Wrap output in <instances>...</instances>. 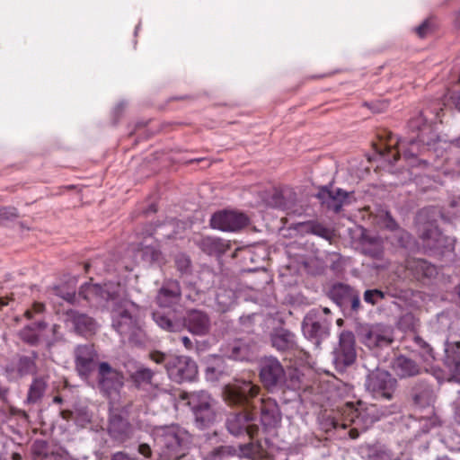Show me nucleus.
I'll list each match as a JSON object with an SVG mask.
<instances>
[{
	"label": "nucleus",
	"mask_w": 460,
	"mask_h": 460,
	"mask_svg": "<svg viewBox=\"0 0 460 460\" xmlns=\"http://www.w3.org/2000/svg\"><path fill=\"white\" fill-rule=\"evenodd\" d=\"M254 316H255V314H252V315H248V316H243V317L240 318V321L242 323H244L246 321L250 322Z\"/></svg>",
	"instance_id": "0e129e2a"
},
{
	"label": "nucleus",
	"mask_w": 460,
	"mask_h": 460,
	"mask_svg": "<svg viewBox=\"0 0 460 460\" xmlns=\"http://www.w3.org/2000/svg\"><path fill=\"white\" fill-rule=\"evenodd\" d=\"M129 379L134 385L146 393L150 399H155L170 394V389L154 382L155 372L143 365H137L134 371L128 370Z\"/></svg>",
	"instance_id": "9d476101"
},
{
	"label": "nucleus",
	"mask_w": 460,
	"mask_h": 460,
	"mask_svg": "<svg viewBox=\"0 0 460 460\" xmlns=\"http://www.w3.org/2000/svg\"><path fill=\"white\" fill-rule=\"evenodd\" d=\"M393 341V328L384 324L372 325L364 336V343L371 349L387 348Z\"/></svg>",
	"instance_id": "a211bd4d"
},
{
	"label": "nucleus",
	"mask_w": 460,
	"mask_h": 460,
	"mask_svg": "<svg viewBox=\"0 0 460 460\" xmlns=\"http://www.w3.org/2000/svg\"><path fill=\"white\" fill-rule=\"evenodd\" d=\"M181 341L183 344V346L187 349H190L192 348V342L190 340L189 337L187 336H182L181 338Z\"/></svg>",
	"instance_id": "680f3d73"
},
{
	"label": "nucleus",
	"mask_w": 460,
	"mask_h": 460,
	"mask_svg": "<svg viewBox=\"0 0 460 460\" xmlns=\"http://www.w3.org/2000/svg\"><path fill=\"white\" fill-rule=\"evenodd\" d=\"M373 248H364V251L367 254H369L372 257L378 258L381 256L383 250L381 243L378 239H375L374 242L371 243Z\"/></svg>",
	"instance_id": "de8ad7c7"
},
{
	"label": "nucleus",
	"mask_w": 460,
	"mask_h": 460,
	"mask_svg": "<svg viewBox=\"0 0 460 460\" xmlns=\"http://www.w3.org/2000/svg\"><path fill=\"white\" fill-rule=\"evenodd\" d=\"M199 246L208 254L216 255L224 253L227 248L224 240L212 236L203 237L199 242Z\"/></svg>",
	"instance_id": "2f4dec72"
},
{
	"label": "nucleus",
	"mask_w": 460,
	"mask_h": 460,
	"mask_svg": "<svg viewBox=\"0 0 460 460\" xmlns=\"http://www.w3.org/2000/svg\"><path fill=\"white\" fill-rule=\"evenodd\" d=\"M261 409V423L264 429L276 428L281 421V413L277 402L270 397L258 400Z\"/></svg>",
	"instance_id": "6ab92c4d"
},
{
	"label": "nucleus",
	"mask_w": 460,
	"mask_h": 460,
	"mask_svg": "<svg viewBox=\"0 0 460 460\" xmlns=\"http://www.w3.org/2000/svg\"><path fill=\"white\" fill-rule=\"evenodd\" d=\"M323 203H325L327 208L338 213L341 209L342 206L347 204V199L349 197V193L337 189L335 191L330 190L328 188H323L318 194Z\"/></svg>",
	"instance_id": "b1692460"
},
{
	"label": "nucleus",
	"mask_w": 460,
	"mask_h": 460,
	"mask_svg": "<svg viewBox=\"0 0 460 460\" xmlns=\"http://www.w3.org/2000/svg\"><path fill=\"white\" fill-rule=\"evenodd\" d=\"M428 30H429V22H422L420 26H418L415 29L416 32L418 33V35L420 38L425 37V35L427 34Z\"/></svg>",
	"instance_id": "864d4df0"
},
{
	"label": "nucleus",
	"mask_w": 460,
	"mask_h": 460,
	"mask_svg": "<svg viewBox=\"0 0 460 460\" xmlns=\"http://www.w3.org/2000/svg\"><path fill=\"white\" fill-rule=\"evenodd\" d=\"M272 205L277 208H283V198L280 193L276 192L272 197Z\"/></svg>",
	"instance_id": "4d7b16f0"
},
{
	"label": "nucleus",
	"mask_w": 460,
	"mask_h": 460,
	"mask_svg": "<svg viewBox=\"0 0 460 460\" xmlns=\"http://www.w3.org/2000/svg\"><path fill=\"white\" fill-rule=\"evenodd\" d=\"M405 141L402 139H394V137H389V143L385 146L376 147V152L385 157L390 164H394L398 160L401 153H403L405 157H412L416 155L414 146L417 145L415 140L410 141V148H405Z\"/></svg>",
	"instance_id": "f3484780"
},
{
	"label": "nucleus",
	"mask_w": 460,
	"mask_h": 460,
	"mask_svg": "<svg viewBox=\"0 0 460 460\" xmlns=\"http://www.w3.org/2000/svg\"><path fill=\"white\" fill-rule=\"evenodd\" d=\"M452 100H453V102L456 106V108L460 111V91L457 92V93H455L453 95H452Z\"/></svg>",
	"instance_id": "bf43d9fd"
},
{
	"label": "nucleus",
	"mask_w": 460,
	"mask_h": 460,
	"mask_svg": "<svg viewBox=\"0 0 460 460\" xmlns=\"http://www.w3.org/2000/svg\"><path fill=\"white\" fill-rule=\"evenodd\" d=\"M224 368L220 366H208L205 371V376L208 381H216L223 374Z\"/></svg>",
	"instance_id": "37998d69"
},
{
	"label": "nucleus",
	"mask_w": 460,
	"mask_h": 460,
	"mask_svg": "<svg viewBox=\"0 0 460 460\" xmlns=\"http://www.w3.org/2000/svg\"><path fill=\"white\" fill-rule=\"evenodd\" d=\"M9 390L7 387L2 385L0 384V399L4 402L7 401V395H8Z\"/></svg>",
	"instance_id": "13d9d810"
},
{
	"label": "nucleus",
	"mask_w": 460,
	"mask_h": 460,
	"mask_svg": "<svg viewBox=\"0 0 460 460\" xmlns=\"http://www.w3.org/2000/svg\"><path fill=\"white\" fill-rule=\"evenodd\" d=\"M111 305V325L121 340L136 345L144 344L146 339L141 323L140 307L120 296Z\"/></svg>",
	"instance_id": "f257e3e1"
},
{
	"label": "nucleus",
	"mask_w": 460,
	"mask_h": 460,
	"mask_svg": "<svg viewBox=\"0 0 460 460\" xmlns=\"http://www.w3.org/2000/svg\"><path fill=\"white\" fill-rule=\"evenodd\" d=\"M260 387L251 381L239 380L225 386L223 397L226 402L232 406L255 409V397L259 394Z\"/></svg>",
	"instance_id": "6e6552de"
},
{
	"label": "nucleus",
	"mask_w": 460,
	"mask_h": 460,
	"mask_svg": "<svg viewBox=\"0 0 460 460\" xmlns=\"http://www.w3.org/2000/svg\"><path fill=\"white\" fill-rule=\"evenodd\" d=\"M153 319L160 328L171 332L180 331L182 326L180 321L174 319V314L172 311L168 313L162 310L155 311L153 313Z\"/></svg>",
	"instance_id": "c756f323"
},
{
	"label": "nucleus",
	"mask_w": 460,
	"mask_h": 460,
	"mask_svg": "<svg viewBox=\"0 0 460 460\" xmlns=\"http://www.w3.org/2000/svg\"><path fill=\"white\" fill-rule=\"evenodd\" d=\"M152 435L159 460H179L187 454L189 434L179 426L155 427Z\"/></svg>",
	"instance_id": "7ed1b4c3"
},
{
	"label": "nucleus",
	"mask_w": 460,
	"mask_h": 460,
	"mask_svg": "<svg viewBox=\"0 0 460 460\" xmlns=\"http://www.w3.org/2000/svg\"><path fill=\"white\" fill-rule=\"evenodd\" d=\"M397 234L398 241L402 247L408 248L411 244V235L402 229H399Z\"/></svg>",
	"instance_id": "8fccbe9b"
},
{
	"label": "nucleus",
	"mask_w": 460,
	"mask_h": 460,
	"mask_svg": "<svg viewBox=\"0 0 460 460\" xmlns=\"http://www.w3.org/2000/svg\"><path fill=\"white\" fill-rule=\"evenodd\" d=\"M227 448L225 447H218L208 453L204 460H223L226 456Z\"/></svg>",
	"instance_id": "a18cd8bd"
},
{
	"label": "nucleus",
	"mask_w": 460,
	"mask_h": 460,
	"mask_svg": "<svg viewBox=\"0 0 460 460\" xmlns=\"http://www.w3.org/2000/svg\"><path fill=\"white\" fill-rule=\"evenodd\" d=\"M8 305L7 301L4 298H0V308H2L3 306Z\"/></svg>",
	"instance_id": "774afa93"
},
{
	"label": "nucleus",
	"mask_w": 460,
	"mask_h": 460,
	"mask_svg": "<svg viewBox=\"0 0 460 460\" xmlns=\"http://www.w3.org/2000/svg\"><path fill=\"white\" fill-rule=\"evenodd\" d=\"M149 358L156 364H164L168 377L175 383L191 382L198 376V366L188 356L167 355L160 351H153Z\"/></svg>",
	"instance_id": "39448f33"
},
{
	"label": "nucleus",
	"mask_w": 460,
	"mask_h": 460,
	"mask_svg": "<svg viewBox=\"0 0 460 460\" xmlns=\"http://www.w3.org/2000/svg\"><path fill=\"white\" fill-rule=\"evenodd\" d=\"M385 293L379 289H369L366 290L364 293V300L365 302L370 305H376L379 301L384 299Z\"/></svg>",
	"instance_id": "79ce46f5"
},
{
	"label": "nucleus",
	"mask_w": 460,
	"mask_h": 460,
	"mask_svg": "<svg viewBox=\"0 0 460 460\" xmlns=\"http://www.w3.org/2000/svg\"><path fill=\"white\" fill-rule=\"evenodd\" d=\"M46 323L44 322H38L33 325H28L20 332L21 339L31 344L36 345L41 337V332L45 329Z\"/></svg>",
	"instance_id": "7c9ffc66"
},
{
	"label": "nucleus",
	"mask_w": 460,
	"mask_h": 460,
	"mask_svg": "<svg viewBox=\"0 0 460 460\" xmlns=\"http://www.w3.org/2000/svg\"><path fill=\"white\" fill-rule=\"evenodd\" d=\"M35 370L34 360L29 357H21L17 363V376H22Z\"/></svg>",
	"instance_id": "58836bf2"
},
{
	"label": "nucleus",
	"mask_w": 460,
	"mask_h": 460,
	"mask_svg": "<svg viewBox=\"0 0 460 460\" xmlns=\"http://www.w3.org/2000/svg\"><path fill=\"white\" fill-rule=\"evenodd\" d=\"M183 399L188 401L194 416L196 424L204 429L211 425L216 420V401L206 391H196L186 394Z\"/></svg>",
	"instance_id": "0eeeda50"
},
{
	"label": "nucleus",
	"mask_w": 460,
	"mask_h": 460,
	"mask_svg": "<svg viewBox=\"0 0 460 460\" xmlns=\"http://www.w3.org/2000/svg\"><path fill=\"white\" fill-rule=\"evenodd\" d=\"M226 425L229 433L234 437L247 435L253 438L259 432V426L255 423L253 413L250 411L229 414Z\"/></svg>",
	"instance_id": "ddd939ff"
},
{
	"label": "nucleus",
	"mask_w": 460,
	"mask_h": 460,
	"mask_svg": "<svg viewBox=\"0 0 460 460\" xmlns=\"http://www.w3.org/2000/svg\"><path fill=\"white\" fill-rule=\"evenodd\" d=\"M331 324V318L323 315L319 310L312 309L303 320L302 331L306 339L319 345L321 341L329 335Z\"/></svg>",
	"instance_id": "f8f14e48"
},
{
	"label": "nucleus",
	"mask_w": 460,
	"mask_h": 460,
	"mask_svg": "<svg viewBox=\"0 0 460 460\" xmlns=\"http://www.w3.org/2000/svg\"><path fill=\"white\" fill-rule=\"evenodd\" d=\"M360 306V300H359V297L358 296H353L351 298V308L354 310V311H358V308Z\"/></svg>",
	"instance_id": "052dcab7"
},
{
	"label": "nucleus",
	"mask_w": 460,
	"mask_h": 460,
	"mask_svg": "<svg viewBox=\"0 0 460 460\" xmlns=\"http://www.w3.org/2000/svg\"><path fill=\"white\" fill-rule=\"evenodd\" d=\"M184 324L194 335H207L211 327L210 318L207 313L201 310H190L184 318Z\"/></svg>",
	"instance_id": "412c9836"
},
{
	"label": "nucleus",
	"mask_w": 460,
	"mask_h": 460,
	"mask_svg": "<svg viewBox=\"0 0 460 460\" xmlns=\"http://www.w3.org/2000/svg\"><path fill=\"white\" fill-rule=\"evenodd\" d=\"M44 311V305L41 303H34L31 309H27L24 313V315L28 319H31L34 314H40Z\"/></svg>",
	"instance_id": "603ef678"
},
{
	"label": "nucleus",
	"mask_w": 460,
	"mask_h": 460,
	"mask_svg": "<svg viewBox=\"0 0 460 460\" xmlns=\"http://www.w3.org/2000/svg\"><path fill=\"white\" fill-rule=\"evenodd\" d=\"M445 364L455 375L460 376V341L445 344Z\"/></svg>",
	"instance_id": "c85d7f7f"
},
{
	"label": "nucleus",
	"mask_w": 460,
	"mask_h": 460,
	"mask_svg": "<svg viewBox=\"0 0 460 460\" xmlns=\"http://www.w3.org/2000/svg\"><path fill=\"white\" fill-rule=\"evenodd\" d=\"M365 385L374 398L391 400L396 388V379L388 371L376 368L367 375Z\"/></svg>",
	"instance_id": "9b49d317"
},
{
	"label": "nucleus",
	"mask_w": 460,
	"mask_h": 460,
	"mask_svg": "<svg viewBox=\"0 0 460 460\" xmlns=\"http://www.w3.org/2000/svg\"><path fill=\"white\" fill-rule=\"evenodd\" d=\"M181 291L176 280H167L164 283L156 296V303L161 308H171L181 298Z\"/></svg>",
	"instance_id": "4be33fe9"
},
{
	"label": "nucleus",
	"mask_w": 460,
	"mask_h": 460,
	"mask_svg": "<svg viewBox=\"0 0 460 460\" xmlns=\"http://www.w3.org/2000/svg\"><path fill=\"white\" fill-rule=\"evenodd\" d=\"M405 268L418 280L430 279L438 274L437 267L422 259H407Z\"/></svg>",
	"instance_id": "5701e85b"
},
{
	"label": "nucleus",
	"mask_w": 460,
	"mask_h": 460,
	"mask_svg": "<svg viewBox=\"0 0 460 460\" xmlns=\"http://www.w3.org/2000/svg\"><path fill=\"white\" fill-rule=\"evenodd\" d=\"M221 351L225 357L243 361L249 359L252 353V348L242 340H234L225 344L222 347Z\"/></svg>",
	"instance_id": "393cba45"
},
{
	"label": "nucleus",
	"mask_w": 460,
	"mask_h": 460,
	"mask_svg": "<svg viewBox=\"0 0 460 460\" xmlns=\"http://www.w3.org/2000/svg\"><path fill=\"white\" fill-rule=\"evenodd\" d=\"M413 341L415 344L420 349V356L426 362H430L435 360V354L433 349L420 336H414Z\"/></svg>",
	"instance_id": "4c0bfd02"
},
{
	"label": "nucleus",
	"mask_w": 460,
	"mask_h": 460,
	"mask_svg": "<svg viewBox=\"0 0 460 460\" xmlns=\"http://www.w3.org/2000/svg\"><path fill=\"white\" fill-rule=\"evenodd\" d=\"M260 378L269 391L278 389L296 390L300 387L299 377L295 373H287L279 359L267 357L260 362Z\"/></svg>",
	"instance_id": "20e7f679"
},
{
	"label": "nucleus",
	"mask_w": 460,
	"mask_h": 460,
	"mask_svg": "<svg viewBox=\"0 0 460 460\" xmlns=\"http://www.w3.org/2000/svg\"><path fill=\"white\" fill-rule=\"evenodd\" d=\"M247 223L248 218L244 214L231 210L217 212L210 219L213 228L226 232L237 231L245 226Z\"/></svg>",
	"instance_id": "dca6fc26"
},
{
	"label": "nucleus",
	"mask_w": 460,
	"mask_h": 460,
	"mask_svg": "<svg viewBox=\"0 0 460 460\" xmlns=\"http://www.w3.org/2000/svg\"><path fill=\"white\" fill-rule=\"evenodd\" d=\"M312 232L314 234H317L319 236H322L325 239H330L331 236H332V233L330 232V230L326 227H324L323 226L320 225V224H314L312 226Z\"/></svg>",
	"instance_id": "09e8293b"
},
{
	"label": "nucleus",
	"mask_w": 460,
	"mask_h": 460,
	"mask_svg": "<svg viewBox=\"0 0 460 460\" xmlns=\"http://www.w3.org/2000/svg\"><path fill=\"white\" fill-rule=\"evenodd\" d=\"M270 340L272 346L280 351L292 349L296 345L295 335L286 329L275 330Z\"/></svg>",
	"instance_id": "cd10ccee"
},
{
	"label": "nucleus",
	"mask_w": 460,
	"mask_h": 460,
	"mask_svg": "<svg viewBox=\"0 0 460 460\" xmlns=\"http://www.w3.org/2000/svg\"><path fill=\"white\" fill-rule=\"evenodd\" d=\"M52 447L50 448L48 444L43 440H37L32 445V453L35 460H46L49 456Z\"/></svg>",
	"instance_id": "ea45409f"
},
{
	"label": "nucleus",
	"mask_w": 460,
	"mask_h": 460,
	"mask_svg": "<svg viewBox=\"0 0 460 460\" xmlns=\"http://www.w3.org/2000/svg\"><path fill=\"white\" fill-rule=\"evenodd\" d=\"M413 400L416 405L420 408L430 407L434 402V394L432 388L424 385L420 391L415 390Z\"/></svg>",
	"instance_id": "72a5a7b5"
},
{
	"label": "nucleus",
	"mask_w": 460,
	"mask_h": 460,
	"mask_svg": "<svg viewBox=\"0 0 460 460\" xmlns=\"http://www.w3.org/2000/svg\"><path fill=\"white\" fill-rule=\"evenodd\" d=\"M75 367L81 376L88 377L94 367L96 352L93 345H79L75 349Z\"/></svg>",
	"instance_id": "aec40b11"
},
{
	"label": "nucleus",
	"mask_w": 460,
	"mask_h": 460,
	"mask_svg": "<svg viewBox=\"0 0 460 460\" xmlns=\"http://www.w3.org/2000/svg\"><path fill=\"white\" fill-rule=\"evenodd\" d=\"M175 266L181 275L188 274L191 270L190 258L184 253H179L175 256Z\"/></svg>",
	"instance_id": "a19ab883"
},
{
	"label": "nucleus",
	"mask_w": 460,
	"mask_h": 460,
	"mask_svg": "<svg viewBox=\"0 0 460 460\" xmlns=\"http://www.w3.org/2000/svg\"><path fill=\"white\" fill-rule=\"evenodd\" d=\"M217 310L228 311L234 304V293L232 290L220 289L216 296Z\"/></svg>",
	"instance_id": "c9c22d12"
},
{
	"label": "nucleus",
	"mask_w": 460,
	"mask_h": 460,
	"mask_svg": "<svg viewBox=\"0 0 460 460\" xmlns=\"http://www.w3.org/2000/svg\"><path fill=\"white\" fill-rule=\"evenodd\" d=\"M47 382L43 377H36L30 385L26 402L28 403L38 402L45 394Z\"/></svg>",
	"instance_id": "473e14b6"
},
{
	"label": "nucleus",
	"mask_w": 460,
	"mask_h": 460,
	"mask_svg": "<svg viewBox=\"0 0 460 460\" xmlns=\"http://www.w3.org/2000/svg\"><path fill=\"white\" fill-rule=\"evenodd\" d=\"M74 324L77 332L84 334L93 332L96 329L95 321L85 314H75Z\"/></svg>",
	"instance_id": "f704fd0d"
},
{
	"label": "nucleus",
	"mask_w": 460,
	"mask_h": 460,
	"mask_svg": "<svg viewBox=\"0 0 460 460\" xmlns=\"http://www.w3.org/2000/svg\"><path fill=\"white\" fill-rule=\"evenodd\" d=\"M18 217V212L15 208H0V223L5 220H13Z\"/></svg>",
	"instance_id": "c03bdc74"
},
{
	"label": "nucleus",
	"mask_w": 460,
	"mask_h": 460,
	"mask_svg": "<svg viewBox=\"0 0 460 460\" xmlns=\"http://www.w3.org/2000/svg\"><path fill=\"white\" fill-rule=\"evenodd\" d=\"M111 460H137L134 457L129 456L128 454L124 452H117L113 454Z\"/></svg>",
	"instance_id": "5fc2aeb1"
},
{
	"label": "nucleus",
	"mask_w": 460,
	"mask_h": 460,
	"mask_svg": "<svg viewBox=\"0 0 460 460\" xmlns=\"http://www.w3.org/2000/svg\"><path fill=\"white\" fill-rule=\"evenodd\" d=\"M357 358L355 336L351 332H342L339 345L333 351V361L336 367L343 370L352 365Z\"/></svg>",
	"instance_id": "2eb2a0df"
},
{
	"label": "nucleus",
	"mask_w": 460,
	"mask_h": 460,
	"mask_svg": "<svg viewBox=\"0 0 460 460\" xmlns=\"http://www.w3.org/2000/svg\"><path fill=\"white\" fill-rule=\"evenodd\" d=\"M53 294L70 304L86 301L91 306H109L121 296L122 287L119 283L107 282L103 285L85 283L81 286L78 295L74 287L57 286L52 288Z\"/></svg>",
	"instance_id": "f03ea898"
},
{
	"label": "nucleus",
	"mask_w": 460,
	"mask_h": 460,
	"mask_svg": "<svg viewBox=\"0 0 460 460\" xmlns=\"http://www.w3.org/2000/svg\"><path fill=\"white\" fill-rule=\"evenodd\" d=\"M138 452L146 457H149L151 456V448L149 445L145 443L139 445Z\"/></svg>",
	"instance_id": "6e6d98bb"
},
{
	"label": "nucleus",
	"mask_w": 460,
	"mask_h": 460,
	"mask_svg": "<svg viewBox=\"0 0 460 460\" xmlns=\"http://www.w3.org/2000/svg\"><path fill=\"white\" fill-rule=\"evenodd\" d=\"M102 262V261L100 259H96L94 261H93L92 262H88L84 265V268H85V270L88 271L89 268L90 267H95L97 268L98 265Z\"/></svg>",
	"instance_id": "e2e57ef3"
},
{
	"label": "nucleus",
	"mask_w": 460,
	"mask_h": 460,
	"mask_svg": "<svg viewBox=\"0 0 460 460\" xmlns=\"http://www.w3.org/2000/svg\"><path fill=\"white\" fill-rule=\"evenodd\" d=\"M369 460H398L391 452L386 450H378L369 456Z\"/></svg>",
	"instance_id": "49530a36"
},
{
	"label": "nucleus",
	"mask_w": 460,
	"mask_h": 460,
	"mask_svg": "<svg viewBox=\"0 0 460 460\" xmlns=\"http://www.w3.org/2000/svg\"><path fill=\"white\" fill-rule=\"evenodd\" d=\"M393 369L402 378L414 376L420 373V367L414 360L402 355L394 360Z\"/></svg>",
	"instance_id": "a878e982"
},
{
	"label": "nucleus",
	"mask_w": 460,
	"mask_h": 460,
	"mask_svg": "<svg viewBox=\"0 0 460 460\" xmlns=\"http://www.w3.org/2000/svg\"><path fill=\"white\" fill-rule=\"evenodd\" d=\"M384 226L391 231H395L396 233L400 229L395 220L391 217V215L386 212L384 217Z\"/></svg>",
	"instance_id": "3c124183"
},
{
	"label": "nucleus",
	"mask_w": 460,
	"mask_h": 460,
	"mask_svg": "<svg viewBox=\"0 0 460 460\" xmlns=\"http://www.w3.org/2000/svg\"><path fill=\"white\" fill-rule=\"evenodd\" d=\"M12 458L13 460H22V456L18 453H13Z\"/></svg>",
	"instance_id": "338daca9"
},
{
	"label": "nucleus",
	"mask_w": 460,
	"mask_h": 460,
	"mask_svg": "<svg viewBox=\"0 0 460 460\" xmlns=\"http://www.w3.org/2000/svg\"><path fill=\"white\" fill-rule=\"evenodd\" d=\"M318 310L323 312V315H325L326 317L330 318L329 317V314H330L329 308L323 307V308H319Z\"/></svg>",
	"instance_id": "69168bd1"
},
{
	"label": "nucleus",
	"mask_w": 460,
	"mask_h": 460,
	"mask_svg": "<svg viewBox=\"0 0 460 460\" xmlns=\"http://www.w3.org/2000/svg\"><path fill=\"white\" fill-rule=\"evenodd\" d=\"M97 379L100 389L107 396L118 394L124 385L123 374L107 362H101L98 365Z\"/></svg>",
	"instance_id": "4468645a"
},
{
	"label": "nucleus",
	"mask_w": 460,
	"mask_h": 460,
	"mask_svg": "<svg viewBox=\"0 0 460 460\" xmlns=\"http://www.w3.org/2000/svg\"><path fill=\"white\" fill-rule=\"evenodd\" d=\"M420 238L423 248L434 254H444L455 249L456 240L441 233L433 223H428L420 230Z\"/></svg>",
	"instance_id": "1a4fd4ad"
},
{
	"label": "nucleus",
	"mask_w": 460,
	"mask_h": 460,
	"mask_svg": "<svg viewBox=\"0 0 460 460\" xmlns=\"http://www.w3.org/2000/svg\"><path fill=\"white\" fill-rule=\"evenodd\" d=\"M383 413H381L376 405L355 408L352 403H347L344 410V420L341 426L347 429L350 426L353 428L349 430V436L356 438L359 431L367 429L373 423L377 421Z\"/></svg>",
	"instance_id": "423d86ee"
},
{
	"label": "nucleus",
	"mask_w": 460,
	"mask_h": 460,
	"mask_svg": "<svg viewBox=\"0 0 460 460\" xmlns=\"http://www.w3.org/2000/svg\"><path fill=\"white\" fill-rule=\"evenodd\" d=\"M241 455L244 457L256 459L261 458L264 455L261 445L258 442H251L240 446Z\"/></svg>",
	"instance_id": "e433bc0d"
},
{
	"label": "nucleus",
	"mask_w": 460,
	"mask_h": 460,
	"mask_svg": "<svg viewBox=\"0 0 460 460\" xmlns=\"http://www.w3.org/2000/svg\"><path fill=\"white\" fill-rule=\"evenodd\" d=\"M132 250L136 251L137 257L140 256L146 262H156L161 257V252L151 237H145L144 242L133 247Z\"/></svg>",
	"instance_id": "bb28decb"
}]
</instances>
